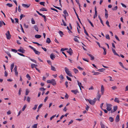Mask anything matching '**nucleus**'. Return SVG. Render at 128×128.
Masks as SVG:
<instances>
[{"label":"nucleus","mask_w":128,"mask_h":128,"mask_svg":"<svg viewBox=\"0 0 128 128\" xmlns=\"http://www.w3.org/2000/svg\"><path fill=\"white\" fill-rule=\"evenodd\" d=\"M85 100L86 101H88L89 103L92 105L94 104L96 100V98H94L93 100H89L88 99H86Z\"/></svg>","instance_id":"1"},{"label":"nucleus","mask_w":128,"mask_h":128,"mask_svg":"<svg viewBox=\"0 0 128 128\" xmlns=\"http://www.w3.org/2000/svg\"><path fill=\"white\" fill-rule=\"evenodd\" d=\"M64 70L66 74L72 77V76L70 73V71L69 70V69L66 67L64 68Z\"/></svg>","instance_id":"2"},{"label":"nucleus","mask_w":128,"mask_h":128,"mask_svg":"<svg viewBox=\"0 0 128 128\" xmlns=\"http://www.w3.org/2000/svg\"><path fill=\"white\" fill-rule=\"evenodd\" d=\"M106 106L107 107L106 109L108 111H110L112 108H111L112 105L111 104H106Z\"/></svg>","instance_id":"3"},{"label":"nucleus","mask_w":128,"mask_h":128,"mask_svg":"<svg viewBox=\"0 0 128 128\" xmlns=\"http://www.w3.org/2000/svg\"><path fill=\"white\" fill-rule=\"evenodd\" d=\"M67 52L68 53L70 56L72 55L73 53L72 50L70 48L67 51Z\"/></svg>","instance_id":"4"},{"label":"nucleus","mask_w":128,"mask_h":128,"mask_svg":"<svg viewBox=\"0 0 128 128\" xmlns=\"http://www.w3.org/2000/svg\"><path fill=\"white\" fill-rule=\"evenodd\" d=\"M51 84L53 86H55L56 84V82L55 81L54 79H52L51 80Z\"/></svg>","instance_id":"5"},{"label":"nucleus","mask_w":128,"mask_h":128,"mask_svg":"<svg viewBox=\"0 0 128 128\" xmlns=\"http://www.w3.org/2000/svg\"><path fill=\"white\" fill-rule=\"evenodd\" d=\"M104 91V88L102 85L101 86V91L102 92V94L103 95Z\"/></svg>","instance_id":"6"},{"label":"nucleus","mask_w":128,"mask_h":128,"mask_svg":"<svg viewBox=\"0 0 128 128\" xmlns=\"http://www.w3.org/2000/svg\"><path fill=\"white\" fill-rule=\"evenodd\" d=\"M50 57L52 60H54L55 58V56L54 54H53L52 53L51 54Z\"/></svg>","instance_id":"7"},{"label":"nucleus","mask_w":128,"mask_h":128,"mask_svg":"<svg viewBox=\"0 0 128 128\" xmlns=\"http://www.w3.org/2000/svg\"><path fill=\"white\" fill-rule=\"evenodd\" d=\"M119 115H118L116 116L115 119V121L116 122H118L120 120Z\"/></svg>","instance_id":"8"},{"label":"nucleus","mask_w":128,"mask_h":128,"mask_svg":"<svg viewBox=\"0 0 128 128\" xmlns=\"http://www.w3.org/2000/svg\"><path fill=\"white\" fill-rule=\"evenodd\" d=\"M22 6L25 8H27L30 7V4L28 5L24 4H22Z\"/></svg>","instance_id":"9"},{"label":"nucleus","mask_w":128,"mask_h":128,"mask_svg":"<svg viewBox=\"0 0 128 128\" xmlns=\"http://www.w3.org/2000/svg\"><path fill=\"white\" fill-rule=\"evenodd\" d=\"M87 54L90 57L91 59L90 60H94V56H92V54H89L87 53Z\"/></svg>","instance_id":"10"},{"label":"nucleus","mask_w":128,"mask_h":128,"mask_svg":"<svg viewBox=\"0 0 128 128\" xmlns=\"http://www.w3.org/2000/svg\"><path fill=\"white\" fill-rule=\"evenodd\" d=\"M71 92L75 94H76L77 93L79 92L77 90H71Z\"/></svg>","instance_id":"11"},{"label":"nucleus","mask_w":128,"mask_h":128,"mask_svg":"<svg viewBox=\"0 0 128 128\" xmlns=\"http://www.w3.org/2000/svg\"><path fill=\"white\" fill-rule=\"evenodd\" d=\"M112 50L113 52V53H114V54L115 55L117 56H120L117 53H116V51L113 48H112Z\"/></svg>","instance_id":"12"},{"label":"nucleus","mask_w":128,"mask_h":128,"mask_svg":"<svg viewBox=\"0 0 128 128\" xmlns=\"http://www.w3.org/2000/svg\"><path fill=\"white\" fill-rule=\"evenodd\" d=\"M101 48L103 49L104 52H103V54L104 55H105L106 54V50L105 48L103 47H101Z\"/></svg>","instance_id":"13"},{"label":"nucleus","mask_w":128,"mask_h":128,"mask_svg":"<svg viewBox=\"0 0 128 128\" xmlns=\"http://www.w3.org/2000/svg\"><path fill=\"white\" fill-rule=\"evenodd\" d=\"M34 53L36 54L39 55L40 54V52L36 50L35 49L34 51Z\"/></svg>","instance_id":"14"},{"label":"nucleus","mask_w":128,"mask_h":128,"mask_svg":"<svg viewBox=\"0 0 128 128\" xmlns=\"http://www.w3.org/2000/svg\"><path fill=\"white\" fill-rule=\"evenodd\" d=\"M18 50L19 52L22 53H24L25 52V50L24 49L22 50L21 49H20Z\"/></svg>","instance_id":"15"},{"label":"nucleus","mask_w":128,"mask_h":128,"mask_svg":"<svg viewBox=\"0 0 128 128\" xmlns=\"http://www.w3.org/2000/svg\"><path fill=\"white\" fill-rule=\"evenodd\" d=\"M65 14V16H68V14L66 10H64L63 12Z\"/></svg>","instance_id":"16"},{"label":"nucleus","mask_w":128,"mask_h":128,"mask_svg":"<svg viewBox=\"0 0 128 128\" xmlns=\"http://www.w3.org/2000/svg\"><path fill=\"white\" fill-rule=\"evenodd\" d=\"M14 66V63L12 64L11 66L10 70L11 72H12V69Z\"/></svg>","instance_id":"17"},{"label":"nucleus","mask_w":128,"mask_h":128,"mask_svg":"<svg viewBox=\"0 0 128 128\" xmlns=\"http://www.w3.org/2000/svg\"><path fill=\"white\" fill-rule=\"evenodd\" d=\"M46 42L48 44H50L51 42V40L49 38H47Z\"/></svg>","instance_id":"18"},{"label":"nucleus","mask_w":128,"mask_h":128,"mask_svg":"<svg viewBox=\"0 0 128 128\" xmlns=\"http://www.w3.org/2000/svg\"><path fill=\"white\" fill-rule=\"evenodd\" d=\"M76 37L74 38V40L75 42H77L78 43H79V41L78 40V39L77 38H76V37H78V38H79V37H78V36H75Z\"/></svg>","instance_id":"19"},{"label":"nucleus","mask_w":128,"mask_h":128,"mask_svg":"<svg viewBox=\"0 0 128 128\" xmlns=\"http://www.w3.org/2000/svg\"><path fill=\"white\" fill-rule=\"evenodd\" d=\"M51 69L52 70L54 71H56V70L55 68L52 65L51 66Z\"/></svg>","instance_id":"20"},{"label":"nucleus","mask_w":128,"mask_h":128,"mask_svg":"<svg viewBox=\"0 0 128 128\" xmlns=\"http://www.w3.org/2000/svg\"><path fill=\"white\" fill-rule=\"evenodd\" d=\"M77 82L78 85L79 87H81L82 88H84V87L82 86V84L81 82H79L78 80L77 81Z\"/></svg>","instance_id":"21"},{"label":"nucleus","mask_w":128,"mask_h":128,"mask_svg":"<svg viewBox=\"0 0 128 128\" xmlns=\"http://www.w3.org/2000/svg\"><path fill=\"white\" fill-rule=\"evenodd\" d=\"M92 73H94L93 74L94 75H98L99 74H100V73L99 72H95L94 71H93L92 72Z\"/></svg>","instance_id":"22"},{"label":"nucleus","mask_w":128,"mask_h":128,"mask_svg":"<svg viewBox=\"0 0 128 128\" xmlns=\"http://www.w3.org/2000/svg\"><path fill=\"white\" fill-rule=\"evenodd\" d=\"M41 36L40 35L36 34L35 36V37L37 38H41Z\"/></svg>","instance_id":"23"},{"label":"nucleus","mask_w":128,"mask_h":128,"mask_svg":"<svg viewBox=\"0 0 128 128\" xmlns=\"http://www.w3.org/2000/svg\"><path fill=\"white\" fill-rule=\"evenodd\" d=\"M101 96L100 94L98 92L97 94L96 98H100L101 97Z\"/></svg>","instance_id":"24"},{"label":"nucleus","mask_w":128,"mask_h":128,"mask_svg":"<svg viewBox=\"0 0 128 128\" xmlns=\"http://www.w3.org/2000/svg\"><path fill=\"white\" fill-rule=\"evenodd\" d=\"M114 101L118 103H119L120 102V101L117 98H115L114 100Z\"/></svg>","instance_id":"25"},{"label":"nucleus","mask_w":128,"mask_h":128,"mask_svg":"<svg viewBox=\"0 0 128 128\" xmlns=\"http://www.w3.org/2000/svg\"><path fill=\"white\" fill-rule=\"evenodd\" d=\"M43 104H40L39 106H38V110L37 112H38L39 110L42 107V106Z\"/></svg>","instance_id":"26"},{"label":"nucleus","mask_w":128,"mask_h":128,"mask_svg":"<svg viewBox=\"0 0 128 128\" xmlns=\"http://www.w3.org/2000/svg\"><path fill=\"white\" fill-rule=\"evenodd\" d=\"M58 33L60 34L61 37L64 34L63 32L60 30L58 32Z\"/></svg>","instance_id":"27"},{"label":"nucleus","mask_w":128,"mask_h":128,"mask_svg":"<svg viewBox=\"0 0 128 128\" xmlns=\"http://www.w3.org/2000/svg\"><path fill=\"white\" fill-rule=\"evenodd\" d=\"M73 71L75 74H76L78 72V71L77 69L75 68H74L73 69Z\"/></svg>","instance_id":"28"},{"label":"nucleus","mask_w":128,"mask_h":128,"mask_svg":"<svg viewBox=\"0 0 128 128\" xmlns=\"http://www.w3.org/2000/svg\"><path fill=\"white\" fill-rule=\"evenodd\" d=\"M34 29L36 30L37 32L38 31V27L36 25H35L34 27Z\"/></svg>","instance_id":"29"},{"label":"nucleus","mask_w":128,"mask_h":128,"mask_svg":"<svg viewBox=\"0 0 128 128\" xmlns=\"http://www.w3.org/2000/svg\"><path fill=\"white\" fill-rule=\"evenodd\" d=\"M100 124L102 128H104V126L102 122H100Z\"/></svg>","instance_id":"30"},{"label":"nucleus","mask_w":128,"mask_h":128,"mask_svg":"<svg viewBox=\"0 0 128 128\" xmlns=\"http://www.w3.org/2000/svg\"><path fill=\"white\" fill-rule=\"evenodd\" d=\"M40 11H47V10L45 8H42L40 10Z\"/></svg>","instance_id":"31"},{"label":"nucleus","mask_w":128,"mask_h":128,"mask_svg":"<svg viewBox=\"0 0 128 128\" xmlns=\"http://www.w3.org/2000/svg\"><path fill=\"white\" fill-rule=\"evenodd\" d=\"M105 69L104 68H102L98 69V71L100 72H103Z\"/></svg>","instance_id":"32"},{"label":"nucleus","mask_w":128,"mask_h":128,"mask_svg":"<svg viewBox=\"0 0 128 128\" xmlns=\"http://www.w3.org/2000/svg\"><path fill=\"white\" fill-rule=\"evenodd\" d=\"M38 124H34L32 126V128H37Z\"/></svg>","instance_id":"33"},{"label":"nucleus","mask_w":128,"mask_h":128,"mask_svg":"<svg viewBox=\"0 0 128 128\" xmlns=\"http://www.w3.org/2000/svg\"><path fill=\"white\" fill-rule=\"evenodd\" d=\"M26 77L28 78V80H30L31 79L30 77L29 76L28 74H27L26 76Z\"/></svg>","instance_id":"34"},{"label":"nucleus","mask_w":128,"mask_h":128,"mask_svg":"<svg viewBox=\"0 0 128 128\" xmlns=\"http://www.w3.org/2000/svg\"><path fill=\"white\" fill-rule=\"evenodd\" d=\"M118 109V106H114L113 110L114 111H116Z\"/></svg>","instance_id":"35"},{"label":"nucleus","mask_w":128,"mask_h":128,"mask_svg":"<svg viewBox=\"0 0 128 128\" xmlns=\"http://www.w3.org/2000/svg\"><path fill=\"white\" fill-rule=\"evenodd\" d=\"M109 120L111 122H113L114 121V119L112 117H110L109 118Z\"/></svg>","instance_id":"36"},{"label":"nucleus","mask_w":128,"mask_h":128,"mask_svg":"<svg viewBox=\"0 0 128 128\" xmlns=\"http://www.w3.org/2000/svg\"><path fill=\"white\" fill-rule=\"evenodd\" d=\"M118 8V7L117 6H115L114 8H112V10H116Z\"/></svg>","instance_id":"37"},{"label":"nucleus","mask_w":128,"mask_h":128,"mask_svg":"<svg viewBox=\"0 0 128 128\" xmlns=\"http://www.w3.org/2000/svg\"><path fill=\"white\" fill-rule=\"evenodd\" d=\"M8 40H10L11 37V35H8L6 36Z\"/></svg>","instance_id":"38"},{"label":"nucleus","mask_w":128,"mask_h":128,"mask_svg":"<svg viewBox=\"0 0 128 128\" xmlns=\"http://www.w3.org/2000/svg\"><path fill=\"white\" fill-rule=\"evenodd\" d=\"M6 5L9 7H11L12 6V4H10V3H8L6 4Z\"/></svg>","instance_id":"39"},{"label":"nucleus","mask_w":128,"mask_h":128,"mask_svg":"<svg viewBox=\"0 0 128 128\" xmlns=\"http://www.w3.org/2000/svg\"><path fill=\"white\" fill-rule=\"evenodd\" d=\"M22 89L21 88H20L18 92V94L19 96H20L21 94V93L22 92Z\"/></svg>","instance_id":"40"},{"label":"nucleus","mask_w":128,"mask_h":128,"mask_svg":"<svg viewBox=\"0 0 128 128\" xmlns=\"http://www.w3.org/2000/svg\"><path fill=\"white\" fill-rule=\"evenodd\" d=\"M27 101L28 102H30V97L28 96L27 97Z\"/></svg>","instance_id":"41"},{"label":"nucleus","mask_w":128,"mask_h":128,"mask_svg":"<svg viewBox=\"0 0 128 128\" xmlns=\"http://www.w3.org/2000/svg\"><path fill=\"white\" fill-rule=\"evenodd\" d=\"M29 91L28 90V89H26V93L25 94L26 95H27L29 93Z\"/></svg>","instance_id":"42"},{"label":"nucleus","mask_w":128,"mask_h":128,"mask_svg":"<svg viewBox=\"0 0 128 128\" xmlns=\"http://www.w3.org/2000/svg\"><path fill=\"white\" fill-rule=\"evenodd\" d=\"M106 38L107 39L110 40V39L109 36L108 34L106 35Z\"/></svg>","instance_id":"43"},{"label":"nucleus","mask_w":128,"mask_h":128,"mask_svg":"<svg viewBox=\"0 0 128 128\" xmlns=\"http://www.w3.org/2000/svg\"><path fill=\"white\" fill-rule=\"evenodd\" d=\"M45 3V2H40V4L42 5H43V6H44V4Z\"/></svg>","instance_id":"44"},{"label":"nucleus","mask_w":128,"mask_h":128,"mask_svg":"<svg viewBox=\"0 0 128 128\" xmlns=\"http://www.w3.org/2000/svg\"><path fill=\"white\" fill-rule=\"evenodd\" d=\"M59 77L60 78L61 80L63 79L64 78L62 74L60 75L59 76Z\"/></svg>","instance_id":"45"},{"label":"nucleus","mask_w":128,"mask_h":128,"mask_svg":"<svg viewBox=\"0 0 128 128\" xmlns=\"http://www.w3.org/2000/svg\"><path fill=\"white\" fill-rule=\"evenodd\" d=\"M6 52L7 54L8 55V56L10 57V58L11 57V54H10L9 52Z\"/></svg>","instance_id":"46"},{"label":"nucleus","mask_w":128,"mask_h":128,"mask_svg":"<svg viewBox=\"0 0 128 128\" xmlns=\"http://www.w3.org/2000/svg\"><path fill=\"white\" fill-rule=\"evenodd\" d=\"M37 106H38V105H36V104L34 106V107L33 108H32L33 110H35L37 108Z\"/></svg>","instance_id":"47"},{"label":"nucleus","mask_w":128,"mask_h":128,"mask_svg":"<svg viewBox=\"0 0 128 128\" xmlns=\"http://www.w3.org/2000/svg\"><path fill=\"white\" fill-rule=\"evenodd\" d=\"M25 16L24 15L22 14H21L20 16V20H21L23 17H24Z\"/></svg>","instance_id":"48"},{"label":"nucleus","mask_w":128,"mask_h":128,"mask_svg":"<svg viewBox=\"0 0 128 128\" xmlns=\"http://www.w3.org/2000/svg\"><path fill=\"white\" fill-rule=\"evenodd\" d=\"M56 116V114H55L54 115L52 116V117H51L50 118V120H52L53 118H54V117Z\"/></svg>","instance_id":"49"},{"label":"nucleus","mask_w":128,"mask_h":128,"mask_svg":"<svg viewBox=\"0 0 128 128\" xmlns=\"http://www.w3.org/2000/svg\"><path fill=\"white\" fill-rule=\"evenodd\" d=\"M53 6L55 8H57V9H58L59 10H62V9L61 8H59V7H57V6Z\"/></svg>","instance_id":"50"},{"label":"nucleus","mask_w":128,"mask_h":128,"mask_svg":"<svg viewBox=\"0 0 128 128\" xmlns=\"http://www.w3.org/2000/svg\"><path fill=\"white\" fill-rule=\"evenodd\" d=\"M20 27H21V30H22V32L24 33V30H23V28L22 27V25L21 24H20Z\"/></svg>","instance_id":"51"},{"label":"nucleus","mask_w":128,"mask_h":128,"mask_svg":"<svg viewBox=\"0 0 128 128\" xmlns=\"http://www.w3.org/2000/svg\"><path fill=\"white\" fill-rule=\"evenodd\" d=\"M47 62L48 64H49L51 65V66L52 65V62L50 61L49 60H47Z\"/></svg>","instance_id":"52"},{"label":"nucleus","mask_w":128,"mask_h":128,"mask_svg":"<svg viewBox=\"0 0 128 128\" xmlns=\"http://www.w3.org/2000/svg\"><path fill=\"white\" fill-rule=\"evenodd\" d=\"M84 33L85 34L88 36H89L86 30V29H84Z\"/></svg>","instance_id":"53"},{"label":"nucleus","mask_w":128,"mask_h":128,"mask_svg":"<svg viewBox=\"0 0 128 128\" xmlns=\"http://www.w3.org/2000/svg\"><path fill=\"white\" fill-rule=\"evenodd\" d=\"M32 24H34L35 23V22L33 18L32 19Z\"/></svg>","instance_id":"54"},{"label":"nucleus","mask_w":128,"mask_h":128,"mask_svg":"<svg viewBox=\"0 0 128 128\" xmlns=\"http://www.w3.org/2000/svg\"><path fill=\"white\" fill-rule=\"evenodd\" d=\"M31 67L32 68H33L35 67V64H31Z\"/></svg>","instance_id":"55"},{"label":"nucleus","mask_w":128,"mask_h":128,"mask_svg":"<svg viewBox=\"0 0 128 128\" xmlns=\"http://www.w3.org/2000/svg\"><path fill=\"white\" fill-rule=\"evenodd\" d=\"M62 22L63 24L64 25V26H66V23L65 22H64V20H62Z\"/></svg>","instance_id":"56"},{"label":"nucleus","mask_w":128,"mask_h":128,"mask_svg":"<svg viewBox=\"0 0 128 128\" xmlns=\"http://www.w3.org/2000/svg\"><path fill=\"white\" fill-rule=\"evenodd\" d=\"M50 9H51V10H53L56 11L57 12H58V10H56L54 8H51Z\"/></svg>","instance_id":"57"},{"label":"nucleus","mask_w":128,"mask_h":128,"mask_svg":"<svg viewBox=\"0 0 128 128\" xmlns=\"http://www.w3.org/2000/svg\"><path fill=\"white\" fill-rule=\"evenodd\" d=\"M30 59L32 61L34 62L35 63H36V60H34L32 59H31V58H30Z\"/></svg>","instance_id":"58"},{"label":"nucleus","mask_w":128,"mask_h":128,"mask_svg":"<svg viewBox=\"0 0 128 128\" xmlns=\"http://www.w3.org/2000/svg\"><path fill=\"white\" fill-rule=\"evenodd\" d=\"M26 107V105H25L23 107V108H22V111H24V110Z\"/></svg>","instance_id":"59"},{"label":"nucleus","mask_w":128,"mask_h":128,"mask_svg":"<svg viewBox=\"0 0 128 128\" xmlns=\"http://www.w3.org/2000/svg\"><path fill=\"white\" fill-rule=\"evenodd\" d=\"M20 5H19L18 6V11L20 12H21V9H20Z\"/></svg>","instance_id":"60"},{"label":"nucleus","mask_w":128,"mask_h":128,"mask_svg":"<svg viewBox=\"0 0 128 128\" xmlns=\"http://www.w3.org/2000/svg\"><path fill=\"white\" fill-rule=\"evenodd\" d=\"M11 50L12 51L14 52L15 53H16L17 52V51L15 49H12Z\"/></svg>","instance_id":"61"},{"label":"nucleus","mask_w":128,"mask_h":128,"mask_svg":"<svg viewBox=\"0 0 128 128\" xmlns=\"http://www.w3.org/2000/svg\"><path fill=\"white\" fill-rule=\"evenodd\" d=\"M14 20L16 21V22H17L18 24V18H14Z\"/></svg>","instance_id":"62"},{"label":"nucleus","mask_w":128,"mask_h":128,"mask_svg":"<svg viewBox=\"0 0 128 128\" xmlns=\"http://www.w3.org/2000/svg\"><path fill=\"white\" fill-rule=\"evenodd\" d=\"M112 88L113 90H114L117 88V87L116 86H113L112 87Z\"/></svg>","instance_id":"63"},{"label":"nucleus","mask_w":128,"mask_h":128,"mask_svg":"<svg viewBox=\"0 0 128 128\" xmlns=\"http://www.w3.org/2000/svg\"><path fill=\"white\" fill-rule=\"evenodd\" d=\"M77 68L80 70H83L84 69L83 68H81L80 66H78L77 67Z\"/></svg>","instance_id":"64"}]
</instances>
